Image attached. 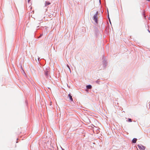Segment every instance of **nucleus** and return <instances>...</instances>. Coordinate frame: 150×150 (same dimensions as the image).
<instances>
[{"label": "nucleus", "instance_id": "1", "mask_svg": "<svg viewBox=\"0 0 150 150\" xmlns=\"http://www.w3.org/2000/svg\"><path fill=\"white\" fill-rule=\"evenodd\" d=\"M139 149L141 150H144L145 149L146 147L141 144H138V145Z\"/></svg>", "mask_w": 150, "mask_h": 150}, {"label": "nucleus", "instance_id": "2", "mask_svg": "<svg viewBox=\"0 0 150 150\" xmlns=\"http://www.w3.org/2000/svg\"><path fill=\"white\" fill-rule=\"evenodd\" d=\"M98 14V12H97L93 16V19L95 21L96 23L98 21V19H97V15Z\"/></svg>", "mask_w": 150, "mask_h": 150}, {"label": "nucleus", "instance_id": "3", "mask_svg": "<svg viewBox=\"0 0 150 150\" xmlns=\"http://www.w3.org/2000/svg\"><path fill=\"white\" fill-rule=\"evenodd\" d=\"M49 68L48 67L47 68H46V69H45L44 71L45 72V74L46 75H47L49 74L48 72L49 71Z\"/></svg>", "mask_w": 150, "mask_h": 150}, {"label": "nucleus", "instance_id": "4", "mask_svg": "<svg viewBox=\"0 0 150 150\" xmlns=\"http://www.w3.org/2000/svg\"><path fill=\"white\" fill-rule=\"evenodd\" d=\"M68 97H69L70 100L71 101H73V99L72 98V97L70 94H68Z\"/></svg>", "mask_w": 150, "mask_h": 150}, {"label": "nucleus", "instance_id": "5", "mask_svg": "<svg viewBox=\"0 0 150 150\" xmlns=\"http://www.w3.org/2000/svg\"><path fill=\"white\" fill-rule=\"evenodd\" d=\"M137 139L136 138H134L132 140V142L133 143H136Z\"/></svg>", "mask_w": 150, "mask_h": 150}, {"label": "nucleus", "instance_id": "6", "mask_svg": "<svg viewBox=\"0 0 150 150\" xmlns=\"http://www.w3.org/2000/svg\"><path fill=\"white\" fill-rule=\"evenodd\" d=\"M92 88V86L91 85H88L86 86V88L88 89H91Z\"/></svg>", "mask_w": 150, "mask_h": 150}, {"label": "nucleus", "instance_id": "7", "mask_svg": "<svg viewBox=\"0 0 150 150\" xmlns=\"http://www.w3.org/2000/svg\"><path fill=\"white\" fill-rule=\"evenodd\" d=\"M50 4V2H48L46 1L45 2V6H47Z\"/></svg>", "mask_w": 150, "mask_h": 150}, {"label": "nucleus", "instance_id": "8", "mask_svg": "<svg viewBox=\"0 0 150 150\" xmlns=\"http://www.w3.org/2000/svg\"><path fill=\"white\" fill-rule=\"evenodd\" d=\"M132 121L131 119L130 118H129L128 119V122H131Z\"/></svg>", "mask_w": 150, "mask_h": 150}, {"label": "nucleus", "instance_id": "9", "mask_svg": "<svg viewBox=\"0 0 150 150\" xmlns=\"http://www.w3.org/2000/svg\"><path fill=\"white\" fill-rule=\"evenodd\" d=\"M50 105H52V102L51 101H50Z\"/></svg>", "mask_w": 150, "mask_h": 150}, {"label": "nucleus", "instance_id": "10", "mask_svg": "<svg viewBox=\"0 0 150 150\" xmlns=\"http://www.w3.org/2000/svg\"><path fill=\"white\" fill-rule=\"evenodd\" d=\"M42 35H42H41L39 36V37H38V38H40V37H41V36Z\"/></svg>", "mask_w": 150, "mask_h": 150}, {"label": "nucleus", "instance_id": "11", "mask_svg": "<svg viewBox=\"0 0 150 150\" xmlns=\"http://www.w3.org/2000/svg\"><path fill=\"white\" fill-rule=\"evenodd\" d=\"M30 0H28V2H29V1H30Z\"/></svg>", "mask_w": 150, "mask_h": 150}, {"label": "nucleus", "instance_id": "12", "mask_svg": "<svg viewBox=\"0 0 150 150\" xmlns=\"http://www.w3.org/2000/svg\"><path fill=\"white\" fill-rule=\"evenodd\" d=\"M67 67H69V66L68 65H67Z\"/></svg>", "mask_w": 150, "mask_h": 150}, {"label": "nucleus", "instance_id": "13", "mask_svg": "<svg viewBox=\"0 0 150 150\" xmlns=\"http://www.w3.org/2000/svg\"><path fill=\"white\" fill-rule=\"evenodd\" d=\"M50 77L51 78V76H50Z\"/></svg>", "mask_w": 150, "mask_h": 150}]
</instances>
